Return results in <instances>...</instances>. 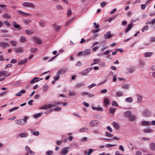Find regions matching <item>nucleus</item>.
<instances>
[{
	"label": "nucleus",
	"mask_w": 155,
	"mask_h": 155,
	"mask_svg": "<svg viewBox=\"0 0 155 155\" xmlns=\"http://www.w3.org/2000/svg\"><path fill=\"white\" fill-rule=\"evenodd\" d=\"M153 131L152 129L149 128L145 129L143 130V132L145 133H151Z\"/></svg>",
	"instance_id": "obj_25"
},
{
	"label": "nucleus",
	"mask_w": 155,
	"mask_h": 155,
	"mask_svg": "<svg viewBox=\"0 0 155 155\" xmlns=\"http://www.w3.org/2000/svg\"><path fill=\"white\" fill-rule=\"evenodd\" d=\"M33 39L34 41L38 44H41L42 43V41L40 38L37 37H34L33 38Z\"/></svg>",
	"instance_id": "obj_10"
},
{
	"label": "nucleus",
	"mask_w": 155,
	"mask_h": 155,
	"mask_svg": "<svg viewBox=\"0 0 155 155\" xmlns=\"http://www.w3.org/2000/svg\"><path fill=\"white\" fill-rule=\"evenodd\" d=\"M12 66V64H8L6 65L5 68L6 69L7 68H11Z\"/></svg>",
	"instance_id": "obj_54"
},
{
	"label": "nucleus",
	"mask_w": 155,
	"mask_h": 155,
	"mask_svg": "<svg viewBox=\"0 0 155 155\" xmlns=\"http://www.w3.org/2000/svg\"><path fill=\"white\" fill-rule=\"evenodd\" d=\"M112 104L113 106L115 107H118V105L117 103V102L115 101H113L112 102Z\"/></svg>",
	"instance_id": "obj_49"
},
{
	"label": "nucleus",
	"mask_w": 155,
	"mask_h": 155,
	"mask_svg": "<svg viewBox=\"0 0 155 155\" xmlns=\"http://www.w3.org/2000/svg\"><path fill=\"white\" fill-rule=\"evenodd\" d=\"M116 109L115 108H110L109 109V112L110 114H113L114 113Z\"/></svg>",
	"instance_id": "obj_31"
},
{
	"label": "nucleus",
	"mask_w": 155,
	"mask_h": 155,
	"mask_svg": "<svg viewBox=\"0 0 155 155\" xmlns=\"http://www.w3.org/2000/svg\"><path fill=\"white\" fill-rule=\"evenodd\" d=\"M99 47L98 46H96L95 47H94L92 49V50L94 51H96L98 49Z\"/></svg>",
	"instance_id": "obj_57"
},
{
	"label": "nucleus",
	"mask_w": 155,
	"mask_h": 155,
	"mask_svg": "<svg viewBox=\"0 0 155 155\" xmlns=\"http://www.w3.org/2000/svg\"><path fill=\"white\" fill-rule=\"evenodd\" d=\"M104 104L106 106L109 104V100L108 98H105L104 100Z\"/></svg>",
	"instance_id": "obj_35"
},
{
	"label": "nucleus",
	"mask_w": 155,
	"mask_h": 155,
	"mask_svg": "<svg viewBox=\"0 0 155 155\" xmlns=\"http://www.w3.org/2000/svg\"><path fill=\"white\" fill-rule=\"evenodd\" d=\"M25 149L27 152L30 153L31 155H34L35 154V153L30 150V148L28 146H27L25 147Z\"/></svg>",
	"instance_id": "obj_9"
},
{
	"label": "nucleus",
	"mask_w": 155,
	"mask_h": 155,
	"mask_svg": "<svg viewBox=\"0 0 155 155\" xmlns=\"http://www.w3.org/2000/svg\"><path fill=\"white\" fill-rule=\"evenodd\" d=\"M133 100V98L131 97H129L125 99V101L128 102H131Z\"/></svg>",
	"instance_id": "obj_36"
},
{
	"label": "nucleus",
	"mask_w": 155,
	"mask_h": 155,
	"mask_svg": "<svg viewBox=\"0 0 155 155\" xmlns=\"http://www.w3.org/2000/svg\"><path fill=\"white\" fill-rule=\"evenodd\" d=\"M19 107H14L12 108L11 109H10L9 110V111L10 112H11L13 111L14 110H18V109H19Z\"/></svg>",
	"instance_id": "obj_40"
},
{
	"label": "nucleus",
	"mask_w": 155,
	"mask_h": 155,
	"mask_svg": "<svg viewBox=\"0 0 155 155\" xmlns=\"http://www.w3.org/2000/svg\"><path fill=\"white\" fill-rule=\"evenodd\" d=\"M2 17L4 18L7 19H10L11 17V16L10 15L6 13H4L2 15Z\"/></svg>",
	"instance_id": "obj_17"
},
{
	"label": "nucleus",
	"mask_w": 155,
	"mask_h": 155,
	"mask_svg": "<svg viewBox=\"0 0 155 155\" xmlns=\"http://www.w3.org/2000/svg\"><path fill=\"white\" fill-rule=\"evenodd\" d=\"M133 21L131 23L129 24L127 26V28L125 29V32H128L132 28L133 26Z\"/></svg>",
	"instance_id": "obj_12"
},
{
	"label": "nucleus",
	"mask_w": 155,
	"mask_h": 155,
	"mask_svg": "<svg viewBox=\"0 0 155 155\" xmlns=\"http://www.w3.org/2000/svg\"><path fill=\"white\" fill-rule=\"evenodd\" d=\"M96 85V84H91V85L89 86H88V87L90 89L94 87Z\"/></svg>",
	"instance_id": "obj_60"
},
{
	"label": "nucleus",
	"mask_w": 155,
	"mask_h": 155,
	"mask_svg": "<svg viewBox=\"0 0 155 155\" xmlns=\"http://www.w3.org/2000/svg\"><path fill=\"white\" fill-rule=\"evenodd\" d=\"M39 79V78H38V77H34V78H33V79L31 81L30 83L31 84H33V83H35L36 82H37L39 81L38 80L36 81H34L35 80L37 79Z\"/></svg>",
	"instance_id": "obj_33"
},
{
	"label": "nucleus",
	"mask_w": 155,
	"mask_h": 155,
	"mask_svg": "<svg viewBox=\"0 0 155 155\" xmlns=\"http://www.w3.org/2000/svg\"><path fill=\"white\" fill-rule=\"evenodd\" d=\"M105 135L108 137H113V135L108 132H106L105 133Z\"/></svg>",
	"instance_id": "obj_47"
},
{
	"label": "nucleus",
	"mask_w": 155,
	"mask_h": 155,
	"mask_svg": "<svg viewBox=\"0 0 155 155\" xmlns=\"http://www.w3.org/2000/svg\"><path fill=\"white\" fill-rule=\"evenodd\" d=\"M91 68H88L84 70L82 73V75H85L91 70Z\"/></svg>",
	"instance_id": "obj_15"
},
{
	"label": "nucleus",
	"mask_w": 155,
	"mask_h": 155,
	"mask_svg": "<svg viewBox=\"0 0 155 155\" xmlns=\"http://www.w3.org/2000/svg\"><path fill=\"white\" fill-rule=\"evenodd\" d=\"M48 108H51L55 106V104L53 103L52 104H47Z\"/></svg>",
	"instance_id": "obj_45"
},
{
	"label": "nucleus",
	"mask_w": 155,
	"mask_h": 155,
	"mask_svg": "<svg viewBox=\"0 0 155 155\" xmlns=\"http://www.w3.org/2000/svg\"><path fill=\"white\" fill-rule=\"evenodd\" d=\"M27 59L26 58L24 59L23 60L20 61L18 62V64L19 65H22L24 64L27 61Z\"/></svg>",
	"instance_id": "obj_16"
},
{
	"label": "nucleus",
	"mask_w": 155,
	"mask_h": 155,
	"mask_svg": "<svg viewBox=\"0 0 155 155\" xmlns=\"http://www.w3.org/2000/svg\"><path fill=\"white\" fill-rule=\"evenodd\" d=\"M15 52L17 53H19L23 51V49L21 48H15L14 49Z\"/></svg>",
	"instance_id": "obj_19"
},
{
	"label": "nucleus",
	"mask_w": 155,
	"mask_h": 155,
	"mask_svg": "<svg viewBox=\"0 0 155 155\" xmlns=\"http://www.w3.org/2000/svg\"><path fill=\"white\" fill-rule=\"evenodd\" d=\"M91 52L90 49H86L82 52H81L77 54V55L79 56H85L89 54Z\"/></svg>",
	"instance_id": "obj_2"
},
{
	"label": "nucleus",
	"mask_w": 155,
	"mask_h": 155,
	"mask_svg": "<svg viewBox=\"0 0 155 155\" xmlns=\"http://www.w3.org/2000/svg\"><path fill=\"white\" fill-rule=\"evenodd\" d=\"M148 29V26L146 25L144 26L142 29V31L143 32L146 31Z\"/></svg>",
	"instance_id": "obj_42"
},
{
	"label": "nucleus",
	"mask_w": 155,
	"mask_h": 155,
	"mask_svg": "<svg viewBox=\"0 0 155 155\" xmlns=\"http://www.w3.org/2000/svg\"><path fill=\"white\" fill-rule=\"evenodd\" d=\"M19 135L21 137H25L26 136V135L25 133H21Z\"/></svg>",
	"instance_id": "obj_58"
},
{
	"label": "nucleus",
	"mask_w": 155,
	"mask_h": 155,
	"mask_svg": "<svg viewBox=\"0 0 155 155\" xmlns=\"http://www.w3.org/2000/svg\"><path fill=\"white\" fill-rule=\"evenodd\" d=\"M76 92L75 91H71L70 92L69 95L70 96H74L76 95Z\"/></svg>",
	"instance_id": "obj_28"
},
{
	"label": "nucleus",
	"mask_w": 155,
	"mask_h": 155,
	"mask_svg": "<svg viewBox=\"0 0 155 155\" xmlns=\"http://www.w3.org/2000/svg\"><path fill=\"white\" fill-rule=\"evenodd\" d=\"M112 36V35L111 34V32L109 31L107 32L106 34H104V38L106 39H108L111 38Z\"/></svg>",
	"instance_id": "obj_8"
},
{
	"label": "nucleus",
	"mask_w": 155,
	"mask_h": 155,
	"mask_svg": "<svg viewBox=\"0 0 155 155\" xmlns=\"http://www.w3.org/2000/svg\"><path fill=\"white\" fill-rule=\"evenodd\" d=\"M107 128L110 132H111L112 131V130L110 126H107Z\"/></svg>",
	"instance_id": "obj_64"
},
{
	"label": "nucleus",
	"mask_w": 155,
	"mask_h": 155,
	"mask_svg": "<svg viewBox=\"0 0 155 155\" xmlns=\"http://www.w3.org/2000/svg\"><path fill=\"white\" fill-rule=\"evenodd\" d=\"M28 118V117L25 116L24 119L15 120V123L18 124L23 125L27 123V120Z\"/></svg>",
	"instance_id": "obj_1"
},
{
	"label": "nucleus",
	"mask_w": 155,
	"mask_h": 155,
	"mask_svg": "<svg viewBox=\"0 0 155 155\" xmlns=\"http://www.w3.org/2000/svg\"><path fill=\"white\" fill-rule=\"evenodd\" d=\"M113 124L114 127L116 129L118 130L119 128V124L115 122H114L113 123Z\"/></svg>",
	"instance_id": "obj_21"
},
{
	"label": "nucleus",
	"mask_w": 155,
	"mask_h": 155,
	"mask_svg": "<svg viewBox=\"0 0 155 155\" xmlns=\"http://www.w3.org/2000/svg\"><path fill=\"white\" fill-rule=\"evenodd\" d=\"M144 65V63L143 61H140L139 64L141 68H142Z\"/></svg>",
	"instance_id": "obj_52"
},
{
	"label": "nucleus",
	"mask_w": 155,
	"mask_h": 155,
	"mask_svg": "<svg viewBox=\"0 0 155 155\" xmlns=\"http://www.w3.org/2000/svg\"><path fill=\"white\" fill-rule=\"evenodd\" d=\"M11 44L13 46H16L17 42L16 41H11L10 42Z\"/></svg>",
	"instance_id": "obj_41"
},
{
	"label": "nucleus",
	"mask_w": 155,
	"mask_h": 155,
	"mask_svg": "<svg viewBox=\"0 0 155 155\" xmlns=\"http://www.w3.org/2000/svg\"><path fill=\"white\" fill-rule=\"evenodd\" d=\"M84 85V84L82 83H79L76 84V85L75 86V87L76 88H78L81 87L82 86Z\"/></svg>",
	"instance_id": "obj_38"
},
{
	"label": "nucleus",
	"mask_w": 155,
	"mask_h": 155,
	"mask_svg": "<svg viewBox=\"0 0 155 155\" xmlns=\"http://www.w3.org/2000/svg\"><path fill=\"white\" fill-rule=\"evenodd\" d=\"M56 7L58 9H59V10H61L63 9V7L61 5H57Z\"/></svg>",
	"instance_id": "obj_56"
},
{
	"label": "nucleus",
	"mask_w": 155,
	"mask_h": 155,
	"mask_svg": "<svg viewBox=\"0 0 155 155\" xmlns=\"http://www.w3.org/2000/svg\"><path fill=\"white\" fill-rule=\"evenodd\" d=\"M119 149L120 150H121L123 152H124L125 151L124 149L123 146H122V145H120L119 146Z\"/></svg>",
	"instance_id": "obj_59"
},
{
	"label": "nucleus",
	"mask_w": 155,
	"mask_h": 155,
	"mask_svg": "<svg viewBox=\"0 0 155 155\" xmlns=\"http://www.w3.org/2000/svg\"><path fill=\"white\" fill-rule=\"evenodd\" d=\"M25 32L27 34L31 35L33 34L34 33V31L32 30H26Z\"/></svg>",
	"instance_id": "obj_26"
},
{
	"label": "nucleus",
	"mask_w": 155,
	"mask_h": 155,
	"mask_svg": "<svg viewBox=\"0 0 155 155\" xmlns=\"http://www.w3.org/2000/svg\"><path fill=\"white\" fill-rule=\"evenodd\" d=\"M72 12L70 8L68 9L67 12V15L69 16H70Z\"/></svg>",
	"instance_id": "obj_50"
},
{
	"label": "nucleus",
	"mask_w": 155,
	"mask_h": 155,
	"mask_svg": "<svg viewBox=\"0 0 155 155\" xmlns=\"http://www.w3.org/2000/svg\"><path fill=\"white\" fill-rule=\"evenodd\" d=\"M17 12L18 14L23 16H30L31 15L30 13L25 12L21 10H18Z\"/></svg>",
	"instance_id": "obj_5"
},
{
	"label": "nucleus",
	"mask_w": 155,
	"mask_h": 155,
	"mask_svg": "<svg viewBox=\"0 0 155 155\" xmlns=\"http://www.w3.org/2000/svg\"><path fill=\"white\" fill-rule=\"evenodd\" d=\"M70 147H65L63 148L60 152V154L62 155H66L69 152Z\"/></svg>",
	"instance_id": "obj_3"
},
{
	"label": "nucleus",
	"mask_w": 155,
	"mask_h": 155,
	"mask_svg": "<svg viewBox=\"0 0 155 155\" xmlns=\"http://www.w3.org/2000/svg\"><path fill=\"white\" fill-rule=\"evenodd\" d=\"M89 130L88 128L86 127H83L81 128L79 130L80 132H87Z\"/></svg>",
	"instance_id": "obj_22"
},
{
	"label": "nucleus",
	"mask_w": 155,
	"mask_h": 155,
	"mask_svg": "<svg viewBox=\"0 0 155 155\" xmlns=\"http://www.w3.org/2000/svg\"><path fill=\"white\" fill-rule=\"evenodd\" d=\"M20 41L22 43H24L27 41L26 38L23 36L20 37Z\"/></svg>",
	"instance_id": "obj_23"
},
{
	"label": "nucleus",
	"mask_w": 155,
	"mask_h": 155,
	"mask_svg": "<svg viewBox=\"0 0 155 155\" xmlns=\"http://www.w3.org/2000/svg\"><path fill=\"white\" fill-rule=\"evenodd\" d=\"M100 124V122L96 120H91L90 123V125L91 127L97 126Z\"/></svg>",
	"instance_id": "obj_6"
},
{
	"label": "nucleus",
	"mask_w": 155,
	"mask_h": 155,
	"mask_svg": "<svg viewBox=\"0 0 155 155\" xmlns=\"http://www.w3.org/2000/svg\"><path fill=\"white\" fill-rule=\"evenodd\" d=\"M48 85H44L43 86V91H46L48 88Z\"/></svg>",
	"instance_id": "obj_51"
},
{
	"label": "nucleus",
	"mask_w": 155,
	"mask_h": 155,
	"mask_svg": "<svg viewBox=\"0 0 155 155\" xmlns=\"http://www.w3.org/2000/svg\"><path fill=\"white\" fill-rule=\"evenodd\" d=\"M116 97H119L123 95V93L121 91L116 92Z\"/></svg>",
	"instance_id": "obj_32"
},
{
	"label": "nucleus",
	"mask_w": 155,
	"mask_h": 155,
	"mask_svg": "<svg viewBox=\"0 0 155 155\" xmlns=\"http://www.w3.org/2000/svg\"><path fill=\"white\" fill-rule=\"evenodd\" d=\"M23 5L25 7L34 8L35 6L34 4L29 2H25L23 3Z\"/></svg>",
	"instance_id": "obj_4"
},
{
	"label": "nucleus",
	"mask_w": 155,
	"mask_h": 155,
	"mask_svg": "<svg viewBox=\"0 0 155 155\" xmlns=\"http://www.w3.org/2000/svg\"><path fill=\"white\" fill-rule=\"evenodd\" d=\"M17 62V60L16 59H12L11 60L10 62L11 63H16Z\"/></svg>",
	"instance_id": "obj_63"
},
{
	"label": "nucleus",
	"mask_w": 155,
	"mask_h": 155,
	"mask_svg": "<svg viewBox=\"0 0 155 155\" xmlns=\"http://www.w3.org/2000/svg\"><path fill=\"white\" fill-rule=\"evenodd\" d=\"M124 114L125 117H129L131 116V113L130 111L128 110L125 112Z\"/></svg>",
	"instance_id": "obj_14"
},
{
	"label": "nucleus",
	"mask_w": 155,
	"mask_h": 155,
	"mask_svg": "<svg viewBox=\"0 0 155 155\" xmlns=\"http://www.w3.org/2000/svg\"><path fill=\"white\" fill-rule=\"evenodd\" d=\"M40 25L42 27H44L45 25V22L44 21H40L39 22Z\"/></svg>",
	"instance_id": "obj_43"
},
{
	"label": "nucleus",
	"mask_w": 155,
	"mask_h": 155,
	"mask_svg": "<svg viewBox=\"0 0 155 155\" xmlns=\"http://www.w3.org/2000/svg\"><path fill=\"white\" fill-rule=\"evenodd\" d=\"M53 153V151L52 150L47 151L46 152V155H52Z\"/></svg>",
	"instance_id": "obj_34"
},
{
	"label": "nucleus",
	"mask_w": 155,
	"mask_h": 155,
	"mask_svg": "<svg viewBox=\"0 0 155 155\" xmlns=\"http://www.w3.org/2000/svg\"><path fill=\"white\" fill-rule=\"evenodd\" d=\"M23 22L26 25H28L30 22V21L27 20L26 19H24L23 20Z\"/></svg>",
	"instance_id": "obj_55"
},
{
	"label": "nucleus",
	"mask_w": 155,
	"mask_h": 155,
	"mask_svg": "<svg viewBox=\"0 0 155 155\" xmlns=\"http://www.w3.org/2000/svg\"><path fill=\"white\" fill-rule=\"evenodd\" d=\"M11 74L10 72H8L7 71H4L0 72V76L3 75L5 77L9 76Z\"/></svg>",
	"instance_id": "obj_7"
},
{
	"label": "nucleus",
	"mask_w": 155,
	"mask_h": 155,
	"mask_svg": "<svg viewBox=\"0 0 155 155\" xmlns=\"http://www.w3.org/2000/svg\"><path fill=\"white\" fill-rule=\"evenodd\" d=\"M143 115L145 116H148L150 114V113L147 110H145L143 113Z\"/></svg>",
	"instance_id": "obj_29"
},
{
	"label": "nucleus",
	"mask_w": 155,
	"mask_h": 155,
	"mask_svg": "<svg viewBox=\"0 0 155 155\" xmlns=\"http://www.w3.org/2000/svg\"><path fill=\"white\" fill-rule=\"evenodd\" d=\"M135 119V117L134 116H131L129 117V119L130 120H134Z\"/></svg>",
	"instance_id": "obj_53"
},
{
	"label": "nucleus",
	"mask_w": 155,
	"mask_h": 155,
	"mask_svg": "<svg viewBox=\"0 0 155 155\" xmlns=\"http://www.w3.org/2000/svg\"><path fill=\"white\" fill-rule=\"evenodd\" d=\"M150 122L146 121H143L141 122V125L142 126H149L151 125Z\"/></svg>",
	"instance_id": "obj_11"
},
{
	"label": "nucleus",
	"mask_w": 155,
	"mask_h": 155,
	"mask_svg": "<svg viewBox=\"0 0 155 155\" xmlns=\"http://www.w3.org/2000/svg\"><path fill=\"white\" fill-rule=\"evenodd\" d=\"M0 45L2 48H5L6 47V46H5V43L1 42Z\"/></svg>",
	"instance_id": "obj_44"
},
{
	"label": "nucleus",
	"mask_w": 155,
	"mask_h": 155,
	"mask_svg": "<svg viewBox=\"0 0 155 155\" xmlns=\"http://www.w3.org/2000/svg\"><path fill=\"white\" fill-rule=\"evenodd\" d=\"M33 134L36 136H38L39 134V133L38 131L34 132Z\"/></svg>",
	"instance_id": "obj_62"
},
{
	"label": "nucleus",
	"mask_w": 155,
	"mask_h": 155,
	"mask_svg": "<svg viewBox=\"0 0 155 155\" xmlns=\"http://www.w3.org/2000/svg\"><path fill=\"white\" fill-rule=\"evenodd\" d=\"M124 89H127L129 87V85L127 84H125L121 86Z\"/></svg>",
	"instance_id": "obj_48"
},
{
	"label": "nucleus",
	"mask_w": 155,
	"mask_h": 155,
	"mask_svg": "<svg viewBox=\"0 0 155 155\" xmlns=\"http://www.w3.org/2000/svg\"><path fill=\"white\" fill-rule=\"evenodd\" d=\"M93 61L95 64H99L100 62V61L99 59H95L93 60Z\"/></svg>",
	"instance_id": "obj_37"
},
{
	"label": "nucleus",
	"mask_w": 155,
	"mask_h": 155,
	"mask_svg": "<svg viewBox=\"0 0 155 155\" xmlns=\"http://www.w3.org/2000/svg\"><path fill=\"white\" fill-rule=\"evenodd\" d=\"M137 102L138 103H139L141 102V101L142 100V96L140 95V94H137Z\"/></svg>",
	"instance_id": "obj_18"
},
{
	"label": "nucleus",
	"mask_w": 155,
	"mask_h": 155,
	"mask_svg": "<svg viewBox=\"0 0 155 155\" xmlns=\"http://www.w3.org/2000/svg\"><path fill=\"white\" fill-rule=\"evenodd\" d=\"M53 27L55 31H58L61 28V25H57L55 23H54L53 25Z\"/></svg>",
	"instance_id": "obj_13"
},
{
	"label": "nucleus",
	"mask_w": 155,
	"mask_h": 155,
	"mask_svg": "<svg viewBox=\"0 0 155 155\" xmlns=\"http://www.w3.org/2000/svg\"><path fill=\"white\" fill-rule=\"evenodd\" d=\"M30 51L32 53H35L37 51V48H31L30 49Z\"/></svg>",
	"instance_id": "obj_46"
},
{
	"label": "nucleus",
	"mask_w": 155,
	"mask_h": 155,
	"mask_svg": "<svg viewBox=\"0 0 155 155\" xmlns=\"http://www.w3.org/2000/svg\"><path fill=\"white\" fill-rule=\"evenodd\" d=\"M117 145L116 144L112 145L110 144H107L105 145V147H113L116 146Z\"/></svg>",
	"instance_id": "obj_39"
},
{
	"label": "nucleus",
	"mask_w": 155,
	"mask_h": 155,
	"mask_svg": "<svg viewBox=\"0 0 155 155\" xmlns=\"http://www.w3.org/2000/svg\"><path fill=\"white\" fill-rule=\"evenodd\" d=\"M153 54V53L152 52H145L144 53V57H150Z\"/></svg>",
	"instance_id": "obj_24"
},
{
	"label": "nucleus",
	"mask_w": 155,
	"mask_h": 155,
	"mask_svg": "<svg viewBox=\"0 0 155 155\" xmlns=\"http://www.w3.org/2000/svg\"><path fill=\"white\" fill-rule=\"evenodd\" d=\"M150 149L153 150H155V143H152L150 144Z\"/></svg>",
	"instance_id": "obj_27"
},
{
	"label": "nucleus",
	"mask_w": 155,
	"mask_h": 155,
	"mask_svg": "<svg viewBox=\"0 0 155 155\" xmlns=\"http://www.w3.org/2000/svg\"><path fill=\"white\" fill-rule=\"evenodd\" d=\"M43 114L42 113H40L33 115V117L35 118H37L40 117Z\"/></svg>",
	"instance_id": "obj_30"
},
{
	"label": "nucleus",
	"mask_w": 155,
	"mask_h": 155,
	"mask_svg": "<svg viewBox=\"0 0 155 155\" xmlns=\"http://www.w3.org/2000/svg\"><path fill=\"white\" fill-rule=\"evenodd\" d=\"M13 23H14L13 26L14 27L16 28H17L18 30H19L21 29V27L19 25L17 24L16 23L15 21H13Z\"/></svg>",
	"instance_id": "obj_20"
},
{
	"label": "nucleus",
	"mask_w": 155,
	"mask_h": 155,
	"mask_svg": "<svg viewBox=\"0 0 155 155\" xmlns=\"http://www.w3.org/2000/svg\"><path fill=\"white\" fill-rule=\"evenodd\" d=\"M107 92V89H104L101 90V93L102 94L106 93Z\"/></svg>",
	"instance_id": "obj_61"
}]
</instances>
